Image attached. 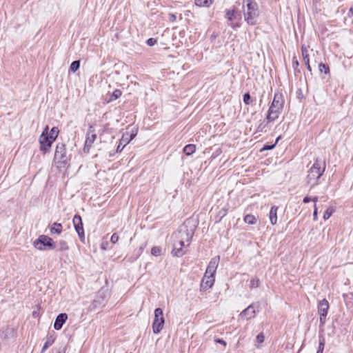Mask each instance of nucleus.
<instances>
[{
    "instance_id": "47",
    "label": "nucleus",
    "mask_w": 353,
    "mask_h": 353,
    "mask_svg": "<svg viewBox=\"0 0 353 353\" xmlns=\"http://www.w3.org/2000/svg\"><path fill=\"white\" fill-rule=\"evenodd\" d=\"M347 16L349 17H353V5L349 9V11H348V13H347Z\"/></svg>"
},
{
    "instance_id": "13",
    "label": "nucleus",
    "mask_w": 353,
    "mask_h": 353,
    "mask_svg": "<svg viewBox=\"0 0 353 353\" xmlns=\"http://www.w3.org/2000/svg\"><path fill=\"white\" fill-rule=\"evenodd\" d=\"M256 312L253 305H249L247 308L243 310L241 314L240 317L242 319L249 320L255 317Z\"/></svg>"
},
{
    "instance_id": "48",
    "label": "nucleus",
    "mask_w": 353,
    "mask_h": 353,
    "mask_svg": "<svg viewBox=\"0 0 353 353\" xmlns=\"http://www.w3.org/2000/svg\"><path fill=\"white\" fill-rule=\"evenodd\" d=\"M313 216H314V220H316L317 219V209H316V204L314 205V212H313Z\"/></svg>"
},
{
    "instance_id": "6",
    "label": "nucleus",
    "mask_w": 353,
    "mask_h": 353,
    "mask_svg": "<svg viewBox=\"0 0 353 353\" xmlns=\"http://www.w3.org/2000/svg\"><path fill=\"white\" fill-rule=\"evenodd\" d=\"M48 130V126H46L39 137L40 150L43 152V154L50 151L52 144L54 141L50 139Z\"/></svg>"
},
{
    "instance_id": "42",
    "label": "nucleus",
    "mask_w": 353,
    "mask_h": 353,
    "mask_svg": "<svg viewBox=\"0 0 353 353\" xmlns=\"http://www.w3.org/2000/svg\"><path fill=\"white\" fill-rule=\"evenodd\" d=\"M275 147V144L272 145H265L263 148L261 150V151L263 150H272Z\"/></svg>"
},
{
    "instance_id": "11",
    "label": "nucleus",
    "mask_w": 353,
    "mask_h": 353,
    "mask_svg": "<svg viewBox=\"0 0 353 353\" xmlns=\"http://www.w3.org/2000/svg\"><path fill=\"white\" fill-rule=\"evenodd\" d=\"M97 139V134L95 133V130L92 125H90L88 128V130L86 134V139L84 145V151L86 150L89 151L90 148L92 147V145L94 142Z\"/></svg>"
},
{
    "instance_id": "22",
    "label": "nucleus",
    "mask_w": 353,
    "mask_h": 353,
    "mask_svg": "<svg viewBox=\"0 0 353 353\" xmlns=\"http://www.w3.org/2000/svg\"><path fill=\"white\" fill-rule=\"evenodd\" d=\"M55 248H57L59 250L63 251L68 250L69 248L68 243L65 241L61 240L59 242H57Z\"/></svg>"
},
{
    "instance_id": "32",
    "label": "nucleus",
    "mask_w": 353,
    "mask_h": 353,
    "mask_svg": "<svg viewBox=\"0 0 353 353\" xmlns=\"http://www.w3.org/2000/svg\"><path fill=\"white\" fill-rule=\"evenodd\" d=\"M252 97L248 92L243 94V102L246 105H250L252 103Z\"/></svg>"
},
{
    "instance_id": "1",
    "label": "nucleus",
    "mask_w": 353,
    "mask_h": 353,
    "mask_svg": "<svg viewBox=\"0 0 353 353\" xmlns=\"http://www.w3.org/2000/svg\"><path fill=\"white\" fill-rule=\"evenodd\" d=\"M196 228V225L193 219H187L177 232L173 234V256H182L185 253V248L190 245Z\"/></svg>"
},
{
    "instance_id": "37",
    "label": "nucleus",
    "mask_w": 353,
    "mask_h": 353,
    "mask_svg": "<svg viewBox=\"0 0 353 353\" xmlns=\"http://www.w3.org/2000/svg\"><path fill=\"white\" fill-rule=\"evenodd\" d=\"M310 201H314V203H316L317 201H318V197L315 196L312 199H311L310 197H308V196H305L304 199H303V203H309Z\"/></svg>"
},
{
    "instance_id": "34",
    "label": "nucleus",
    "mask_w": 353,
    "mask_h": 353,
    "mask_svg": "<svg viewBox=\"0 0 353 353\" xmlns=\"http://www.w3.org/2000/svg\"><path fill=\"white\" fill-rule=\"evenodd\" d=\"M301 52H302L303 59L309 58L308 50H307V48L305 46H301Z\"/></svg>"
},
{
    "instance_id": "27",
    "label": "nucleus",
    "mask_w": 353,
    "mask_h": 353,
    "mask_svg": "<svg viewBox=\"0 0 353 353\" xmlns=\"http://www.w3.org/2000/svg\"><path fill=\"white\" fill-rule=\"evenodd\" d=\"M217 266H207L204 276H214Z\"/></svg>"
},
{
    "instance_id": "50",
    "label": "nucleus",
    "mask_w": 353,
    "mask_h": 353,
    "mask_svg": "<svg viewBox=\"0 0 353 353\" xmlns=\"http://www.w3.org/2000/svg\"><path fill=\"white\" fill-rule=\"evenodd\" d=\"M265 125H263L262 123H261L259 126H258V131L259 132H262L263 131V129L265 128Z\"/></svg>"
},
{
    "instance_id": "16",
    "label": "nucleus",
    "mask_w": 353,
    "mask_h": 353,
    "mask_svg": "<svg viewBox=\"0 0 353 353\" xmlns=\"http://www.w3.org/2000/svg\"><path fill=\"white\" fill-rule=\"evenodd\" d=\"M280 112L279 110H272V109H269L268 111V114L266 117V120L268 123L272 122L278 119Z\"/></svg>"
},
{
    "instance_id": "20",
    "label": "nucleus",
    "mask_w": 353,
    "mask_h": 353,
    "mask_svg": "<svg viewBox=\"0 0 353 353\" xmlns=\"http://www.w3.org/2000/svg\"><path fill=\"white\" fill-rule=\"evenodd\" d=\"M195 150H196V146L195 145H193V144H188L187 145H185L183 148V152L188 155V156H190L191 154H192L194 152H195Z\"/></svg>"
},
{
    "instance_id": "10",
    "label": "nucleus",
    "mask_w": 353,
    "mask_h": 353,
    "mask_svg": "<svg viewBox=\"0 0 353 353\" xmlns=\"http://www.w3.org/2000/svg\"><path fill=\"white\" fill-rule=\"evenodd\" d=\"M72 221L75 230L77 232L79 239L81 241H83L85 239V234L81 216L79 214H75Z\"/></svg>"
},
{
    "instance_id": "44",
    "label": "nucleus",
    "mask_w": 353,
    "mask_h": 353,
    "mask_svg": "<svg viewBox=\"0 0 353 353\" xmlns=\"http://www.w3.org/2000/svg\"><path fill=\"white\" fill-rule=\"evenodd\" d=\"M215 341L218 343H220L224 346L226 345V342L223 340V339H215Z\"/></svg>"
},
{
    "instance_id": "3",
    "label": "nucleus",
    "mask_w": 353,
    "mask_h": 353,
    "mask_svg": "<svg viewBox=\"0 0 353 353\" xmlns=\"http://www.w3.org/2000/svg\"><path fill=\"white\" fill-rule=\"evenodd\" d=\"M70 160V154L66 151L65 145L63 143H58L57 144L54 161L59 168L65 167Z\"/></svg>"
},
{
    "instance_id": "4",
    "label": "nucleus",
    "mask_w": 353,
    "mask_h": 353,
    "mask_svg": "<svg viewBox=\"0 0 353 353\" xmlns=\"http://www.w3.org/2000/svg\"><path fill=\"white\" fill-rule=\"evenodd\" d=\"M259 17L258 5L256 3H248L246 10H244L245 21L251 26L256 23Z\"/></svg>"
},
{
    "instance_id": "39",
    "label": "nucleus",
    "mask_w": 353,
    "mask_h": 353,
    "mask_svg": "<svg viewBox=\"0 0 353 353\" xmlns=\"http://www.w3.org/2000/svg\"><path fill=\"white\" fill-rule=\"evenodd\" d=\"M265 336L263 333H260L256 336V341L259 343H262L264 341Z\"/></svg>"
},
{
    "instance_id": "21",
    "label": "nucleus",
    "mask_w": 353,
    "mask_h": 353,
    "mask_svg": "<svg viewBox=\"0 0 353 353\" xmlns=\"http://www.w3.org/2000/svg\"><path fill=\"white\" fill-rule=\"evenodd\" d=\"M245 223L250 224V225H254L256 223V218L255 216L252 214H247L244 216L243 219Z\"/></svg>"
},
{
    "instance_id": "8",
    "label": "nucleus",
    "mask_w": 353,
    "mask_h": 353,
    "mask_svg": "<svg viewBox=\"0 0 353 353\" xmlns=\"http://www.w3.org/2000/svg\"><path fill=\"white\" fill-rule=\"evenodd\" d=\"M328 309L329 303L325 299H323V300L319 302L318 312L320 316V323L322 325H323L325 323Z\"/></svg>"
},
{
    "instance_id": "49",
    "label": "nucleus",
    "mask_w": 353,
    "mask_h": 353,
    "mask_svg": "<svg viewBox=\"0 0 353 353\" xmlns=\"http://www.w3.org/2000/svg\"><path fill=\"white\" fill-rule=\"evenodd\" d=\"M220 214H221V218H222V217H223L224 216H225V215H226V214H227V210H225V209H222V210L220 211Z\"/></svg>"
},
{
    "instance_id": "18",
    "label": "nucleus",
    "mask_w": 353,
    "mask_h": 353,
    "mask_svg": "<svg viewBox=\"0 0 353 353\" xmlns=\"http://www.w3.org/2000/svg\"><path fill=\"white\" fill-rule=\"evenodd\" d=\"M63 230V226L61 223L54 222L52 224L50 228V232L51 234H60Z\"/></svg>"
},
{
    "instance_id": "46",
    "label": "nucleus",
    "mask_w": 353,
    "mask_h": 353,
    "mask_svg": "<svg viewBox=\"0 0 353 353\" xmlns=\"http://www.w3.org/2000/svg\"><path fill=\"white\" fill-rule=\"evenodd\" d=\"M232 28L234 30H236L237 28L240 27V23H230L229 24Z\"/></svg>"
},
{
    "instance_id": "26",
    "label": "nucleus",
    "mask_w": 353,
    "mask_h": 353,
    "mask_svg": "<svg viewBox=\"0 0 353 353\" xmlns=\"http://www.w3.org/2000/svg\"><path fill=\"white\" fill-rule=\"evenodd\" d=\"M79 67H80V61L79 60L74 61L70 64V70L72 71V72H75L79 70Z\"/></svg>"
},
{
    "instance_id": "33",
    "label": "nucleus",
    "mask_w": 353,
    "mask_h": 353,
    "mask_svg": "<svg viewBox=\"0 0 353 353\" xmlns=\"http://www.w3.org/2000/svg\"><path fill=\"white\" fill-rule=\"evenodd\" d=\"M332 213H333L332 209H331V208L327 209L323 214V219L325 220L328 219L332 216Z\"/></svg>"
},
{
    "instance_id": "29",
    "label": "nucleus",
    "mask_w": 353,
    "mask_h": 353,
    "mask_svg": "<svg viewBox=\"0 0 353 353\" xmlns=\"http://www.w3.org/2000/svg\"><path fill=\"white\" fill-rule=\"evenodd\" d=\"M325 347V339L323 336L319 338V344L316 353H323Z\"/></svg>"
},
{
    "instance_id": "7",
    "label": "nucleus",
    "mask_w": 353,
    "mask_h": 353,
    "mask_svg": "<svg viewBox=\"0 0 353 353\" xmlns=\"http://www.w3.org/2000/svg\"><path fill=\"white\" fill-rule=\"evenodd\" d=\"M165 323L162 309L157 308L154 310V319L152 323V330L154 334L159 333L163 327Z\"/></svg>"
},
{
    "instance_id": "28",
    "label": "nucleus",
    "mask_w": 353,
    "mask_h": 353,
    "mask_svg": "<svg viewBox=\"0 0 353 353\" xmlns=\"http://www.w3.org/2000/svg\"><path fill=\"white\" fill-rule=\"evenodd\" d=\"M319 70L321 73L324 72L325 74H330V68L328 65L321 63L319 65Z\"/></svg>"
},
{
    "instance_id": "17",
    "label": "nucleus",
    "mask_w": 353,
    "mask_h": 353,
    "mask_svg": "<svg viewBox=\"0 0 353 353\" xmlns=\"http://www.w3.org/2000/svg\"><path fill=\"white\" fill-rule=\"evenodd\" d=\"M277 206H272L270 210L269 218L272 225H275L277 223Z\"/></svg>"
},
{
    "instance_id": "40",
    "label": "nucleus",
    "mask_w": 353,
    "mask_h": 353,
    "mask_svg": "<svg viewBox=\"0 0 353 353\" xmlns=\"http://www.w3.org/2000/svg\"><path fill=\"white\" fill-rule=\"evenodd\" d=\"M303 61H304V63L306 65V68H307V70L309 71V72H312V68L310 65V58H306V59H303Z\"/></svg>"
},
{
    "instance_id": "52",
    "label": "nucleus",
    "mask_w": 353,
    "mask_h": 353,
    "mask_svg": "<svg viewBox=\"0 0 353 353\" xmlns=\"http://www.w3.org/2000/svg\"><path fill=\"white\" fill-rule=\"evenodd\" d=\"M279 139H280V137H277L276 139V141H275V143L274 144L276 145L278 141H279Z\"/></svg>"
},
{
    "instance_id": "35",
    "label": "nucleus",
    "mask_w": 353,
    "mask_h": 353,
    "mask_svg": "<svg viewBox=\"0 0 353 353\" xmlns=\"http://www.w3.org/2000/svg\"><path fill=\"white\" fill-rule=\"evenodd\" d=\"M259 285V280L258 279H252L250 281V287L251 288H257Z\"/></svg>"
},
{
    "instance_id": "45",
    "label": "nucleus",
    "mask_w": 353,
    "mask_h": 353,
    "mask_svg": "<svg viewBox=\"0 0 353 353\" xmlns=\"http://www.w3.org/2000/svg\"><path fill=\"white\" fill-rule=\"evenodd\" d=\"M169 19L172 21H174L176 19V17L174 14H169Z\"/></svg>"
},
{
    "instance_id": "9",
    "label": "nucleus",
    "mask_w": 353,
    "mask_h": 353,
    "mask_svg": "<svg viewBox=\"0 0 353 353\" xmlns=\"http://www.w3.org/2000/svg\"><path fill=\"white\" fill-rule=\"evenodd\" d=\"M283 105L284 99L282 94L279 92L275 93L273 101L269 109H272V110H279L280 112H281L283 108Z\"/></svg>"
},
{
    "instance_id": "41",
    "label": "nucleus",
    "mask_w": 353,
    "mask_h": 353,
    "mask_svg": "<svg viewBox=\"0 0 353 353\" xmlns=\"http://www.w3.org/2000/svg\"><path fill=\"white\" fill-rule=\"evenodd\" d=\"M110 241L114 244L116 243L117 242H118L119 236L117 235V234L114 233L111 236Z\"/></svg>"
},
{
    "instance_id": "5",
    "label": "nucleus",
    "mask_w": 353,
    "mask_h": 353,
    "mask_svg": "<svg viewBox=\"0 0 353 353\" xmlns=\"http://www.w3.org/2000/svg\"><path fill=\"white\" fill-rule=\"evenodd\" d=\"M34 246L39 250H53L55 249L56 244L52 238L46 235H41L34 242Z\"/></svg>"
},
{
    "instance_id": "19",
    "label": "nucleus",
    "mask_w": 353,
    "mask_h": 353,
    "mask_svg": "<svg viewBox=\"0 0 353 353\" xmlns=\"http://www.w3.org/2000/svg\"><path fill=\"white\" fill-rule=\"evenodd\" d=\"M214 2V0H194V4L197 7L209 8Z\"/></svg>"
},
{
    "instance_id": "12",
    "label": "nucleus",
    "mask_w": 353,
    "mask_h": 353,
    "mask_svg": "<svg viewBox=\"0 0 353 353\" xmlns=\"http://www.w3.org/2000/svg\"><path fill=\"white\" fill-rule=\"evenodd\" d=\"M137 133H125L123 134L119 143L117 148V152H121L124 147L128 145L136 136Z\"/></svg>"
},
{
    "instance_id": "23",
    "label": "nucleus",
    "mask_w": 353,
    "mask_h": 353,
    "mask_svg": "<svg viewBox=\"0 0 353 353\" xmlns=\"http://www.w3.org/2000/svg\"><path fill=\"white\" fill-rule=\"evenodd\" d=\"M59 130L58 128L53 127L51 129L50 133H48V136L50 139H52V141H55L59 134Z\"/></svg>"
},
{
    "instance_id": "43",
    "label": "nucleus",
    "mask_w": 353,
    "mask_h": 353,
    "mask_svg": "<svg viewBox=\"0 0 353 353\" xmlns=\"http://www.w3.org/2000/svg\"><path fill=\"white\" fill-rule=\"evenodd\" d=\"M292 65H293L294 69L295 70H298L299 72H300V70L298 69V68L299 66V63L296 59H295V58H294V59H293Z\"/></svg>"
},
{
    "instance_id": "24",
    "label": "nucleus",
    "mask_w": 353,
    "mask_h": 353,
    "mask_svg": "<svg viewBox=\"0 0 353 353\" xmlns=\"http://www.w3.org/2000/svg\"><path fill=\"white\" fill-rule=\"evenodd\" d=\"M225 18L232 21L233 19L236 18V12L234 10H227L225 13Z\"/></svg>"
},
{
    "instance_id": "53",
    "label": "nucleus",
    "mask_w": 353,
    "mask_h": 353,
    "mask_svg": "<svg viewBox=\"0 0 353 353\" xmlns=\"http://www.w3.org/2000/svg\"><path fill=\"white\" fill-rule=\"evenodd\" d=\"M58 353H65V350L63 349L62 352L59 351L58 352Z\"/></svg>"
},
{
    "instance_id": "36",
    "label": "nucleus",
    "mask_w": 353,
    "mask_h": 353,
    "mask_svg": "<svg viewBox=\"0 0 353 353\" xmlns=\"http://www.w3.org/2000/svg\"><path fill=\"white\" fill-rule=\"evenodd\" d=\"M220 261L219 256H216L214 258H212L209 263V265H218Z\"/></svg>"
},
{
    "instance_id": "31",
    "label": "nucleus",
    "mask_w": 353,
    "mask_h": 353,
    "mask_svg": "<svg viewBox=\"0 0 353 353\" xmlns=\"http://www.w3.org/2000/svg\"><path fill=\"white\" fill-rule=\"evenodd\" d=\"M121 94H122L121 91L119 89H117L112 92L110 100V101L116 100V99H119L121 96Z\"/></svg>"
},
{
    "instance_id": "14",
    "label": "nucleus",
    "mask_w": 353,
    "mask_h": 353,
    "mask_svg": "<svg viewBox=\"0 0 353 353\" xmlns=\"http://www.w3.org/2000/svg\"><path fill=\"white\" fill-rule=\"evenodd\" d=\"M67 319L68 315L65 313L59 314L54 323V328L57 330H60Z\"/></svg>"
},
{
    "instance_id": "15",
    "label": "nucleus",
    "mask_w": 353,
    "mask_h": 353,
    "mask_svg": "<svg viewBox=\"0 0 353 353\" xmlns=\"http://www.w3.org/2000/svg\"><path fill=\"white\" fill-rule=\"evenodd\" d=\"M214 282V277L212 276H204L202 281L201 286L203 289L207 290L210 288Z\"/></svg>"
},
{
    "instance_id": "30",
    "label": "nucleus",
    "mask_w": 353,
    "mask_h": 353,
    "mask_svg": "<svg viewBox=\"0 0 353 353\" xmlns=\"http://www.w3.org/2000/svg\"><path fill=\"white\" fill-rule=\"evenodd\" d=\"M162 253V248L159 246H154L151 250V254L153 256H158Z\"/></svg>"
},
{
    "instance_id": "25",
    "label": "nucleus",
    "mask_w": 353,
    "mask_h": 353,
    "mask_svg": "<svg viewBox=\"0 0 353 353\" xmlns=\"http://www.w3.org/2000/svg\"><path fill=\"white\" fill-rule=\"evenodd\" d=\"M54 341V339L53 338H48L42 347L41 353H43L50 346H51L53 344Z\"/></svg>"
},
{
    "instance_id": "2",
    "label": "nucleus",
    "mask_w": 353,
    "mask_h": 353,
    "mask_svg": "<svg viewBox=\"0 0 353 353\" xmlns=\"http://www.w3.org/2000/svg\"><path fill=\"white\" fill-rule=\"evenodd\" d=\"M325 170V161H319L318 159H316L315 162L307 172L306 176L307 183L311 185V188L319 184V180L323 174Z\"/></svg>"
},
{
    "instance_id": "51",
    "label": "nucleus",
    "mask_w": 353,
    "mask_h": 353,
    "mask_svg": "<svg viewBox=\"0 0 353 353\" xmlns=\"http://www.w3.org/2000/svg\"><path fill=\"white\" fill-rule=\"evenodd\" d=\"M244 3H245V7L248 3H256L254 0H243Z\"/></svg>"
},
{
    "instance_id": "38",
    "label": "nucleus",
    "mask_w": 353,
    "mask_h": 353,
    "mask_svg": "<svg viewBox=\"0 0 353 353\" xmlns=\"http://www.w3.org/2000/svg\"><path fill=\"white\" fill-rule=\"evenodd\" d=\"M157 42V40L156 39H154V38H150L147 40L146 41V43L149 46H153L154 45H155Z\"/></svg>"
}]
</instances>
